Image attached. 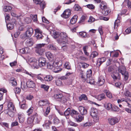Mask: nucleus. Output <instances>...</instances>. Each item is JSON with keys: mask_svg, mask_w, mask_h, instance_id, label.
Segmentation results:
<instances>
[{"mask_svg": "<svg viewBox=\"0 0 131 131\" xmlns=\"http://www.w3.org/2000/svg\"><path fill=\"white\" fill-rule=\"evenodd\" d=\"M51 32L52 34V36L54 38H56L59 37L57 41L59 43H60L62 46V49H64V48H66L65 46L66 42H69L70 40V38L68 37L66 33L62 32L60 34L56 30L52 31Z\"/></svg>", "mask_w": 131, "mask_h": 131, "instance_id": "nucleus-1", "label": "nucleus"}, {"mask_svg": "<svg viewBox=\"0 0 131 131\" xmlns=\"http://www.w3.org/2000/svg\"><path fill=\"white\" fill-rule=\"evenodd\" d=\"M50 103L48 100H40L38 102V104L40 106H47L46 110L45 112L44 111V115L46 116H47L50 110V107L49 106Z\"/></svg>", "mask_w": 131, "mask_h": 131, "instance_id": "nucleus-2", "label": "nucleus"}, {"mask_svg": "<svg viewBox=\"0 0 131 131\" xmlns=\"http://www.w3.org/2000/svg\"><path fill=\"white\" fill-rule=\"evenodd\" d=\"M90 114L93 118V121L95 122L99 121V114L97 110L94 108H92L90 111Z\"/></svg>", "mask_w": 131, "mask_h": 131, "instance_id": "nucleus-3", "label": "nucleus"}, {"mask_svg": "<svg viewBox=\"0 0 131 131\" xmlns=\"http://www.w3.org/2000/svg\"><path fill=\"white\" fill-rule=\"evenodd\" d=\"M45 45V43L37 44L36 47V52L40 55H42L45 51L44 46Z\"/></svg>", "mask_w": 131, "mask_h": 131, "instance_id": "nucleus-4", "label": "nucleus"}, {"mask_svg": "<svg viewBox=\"0 0 131 131\" xmlns=\"http://www.w3.org/2000/svg\"><path fill=\"white\" fill-rule=\"evenodd\" d=\"M28 63L33 69L38 68L37 60L34 58H30L28 60Z\"/></svg>", "mask_w": 131, "mask_h": 131, "instance_id": "nucleus-5", "label": "nucleus"}, {"mask_svg": "<svg viewBox=\"0 0 131 131\" xmlns=\"http://www.w3.org/2000/svg\"><path fill=\"white\" fill-rule=\"evenodd\" d=\"M118 71L123 75H124V78L125 81L127 80L128 78V74L127 72H126L125 68L123 66L119 67L118 69Z\"/></svg>", "mask_w": 131, "mask_h": 131, "instance_id": "nucleus-6", "label": "nucleus"}, {"mask_svg": "<svg viewBox=\"0 0 131 131\" xmlns=\"http://www.w3.org/2000/svg\"><path fill=\"white\" fill-rule=\"evenodd\" d=\"M38 66L40 67H44L47 64L46 62V59L45 58L43 57L40 58L38 60Z\"/></svg>", "mask_w": 131, "mask_h": 131, "instance_id": "nucleus-7", "label": "nucleus"}, {"mask_svg": "<svg viewBox=\"0 0 131 131\" xmlns=\"http://www.w3.org/2000/svg\"><path fill=\"white\" fill-rule=\"evenodd\" d=\"M35 36L38 39H42L43 36L42 35L41 31L39 28H37L35 30Z\"/></svg>", "mask_w": 131, "mask_h": 131, "instance_id": "nucleus-8", "label": "nucleus"}, {"mask_svg": "<svg viewBox=\"0 0 131 131\" xmlns=\"http://www.w3.org/2000/svg\"><path fill=\"white\" fill-rule=\"evenodd\" d=\"M33 31V29L30 28L26 31V33L22 35V37L23 39L26 38V37H29L31 36Z\"/></svg>", "mask_w": 131, "mask_h": 131, "instance_id": "nucleus-9", "label": "nucleus"}, {"mask_svg": "<svg viewBox=\"0 0 131 131\" xmlns=\"http://www.w3.org/2000/svg\"><path fill=\"white\" fill-rule=\"evenodd\" d=\"M32 116L34 119V121L35 124H39L42 119V117L39 115L37 113H35L32 115Z\"/></svg>", "mask_w": 131, "mask_h": 131, "instance_id": "nucleus-10", "label": "nucleus"}, {"mask_svg": "<svg viewBox=\"0 0 131 131\" xmlns=\"http://www.w3.org/2000/svg\"><path fill=\"white\" fill-rule=\"evenodd\" d=\"M108 121L109 124L112 125H114L119 121V119L116 117L109 118L108 119Z\"/></svg>", "mask_w": 131, "mask_h": 131, "instance_id": "nucleus-11", "label": "nucleus"}, {"mask_svg": "<svg viewBox=\"0 0 131 131\" xmlns=\"http://www.w3.org/2000/svg\"><path fill=\"white\" fill-rule=\"evenodd\" d=\"M59 63H61V62L60 61L57 62L50 61L47 63V68L48 69H52L56 66V64L57 66H59L58 64Z\"/></svg>", "mask_w": 131, "mask_h": 131, "instance_id": "nucleus-12", "label": "nucleus"}, {"mask_svg": "<svg viewBox=\"0 0 131 131\" xmlns=\"http://www.w3.org/2000/svg\"><path fill=\"white\" fill-rule=\"evenodd\" d=\"M71 14V10L70 9H66L64 12L61 16L64 18H68Z\"/></svg>", "mask_w": 131, "mask_h": 131, "instance_id": "nucleus-13", "label": "nucleus"}, {"mask_svg": "<svg viewBox=\"0 0 131 131\" xmlns=\"http://www.w3.org/2000/svg\"><path fill=\"white\" fill-rule=\"evenodd\" d=\"M34 2L36 4H39L42 9H43L45 7L46 3L45 2L42 1L41 2L40 0H33Z\"/></svg>", "mask_w": 131, "mask_h": 131, "instance_id": "nucleus-14", "label": "nucleus"}, {"mask_svg": "<svg viewBox=\"0 0 131 131\" xmlns=\"http://www.w3.org/2000/svg\"><path fill=\"white\" fill-rule=\"evenodd\" d=\"M78 109L80 113L82 115H85L87 113L86 109L83 106H79Z\"/></svg>", "mask_w": 131, "mask_h": 131, "instance_id": "nucleus-15", "label": "nucleus"}, {"mask_svg": "<svg viewBox=\"0 0 131 131\" xmlns=\"http://www.w3.org/2000/svg\"><path fill=\"white\" fill-rule=\"evenodd\" d=\"M105 81V79L104 77L102 75H101L98 78L97 83L99 86H101L104 84Z\"/></svg>", "mask_w": 131, "mask_h": 131, "instance_id": "nucleus-16", "label": "nucleus"}, {"mask_svg": "<svg viewBox=\"0 0 131 131\" xmlns=\"http://www.w3.org/2000/svg\"><path fill=\"white\" fill-rule=\"evenodd\" d=\"M28 87L29 88H34L35 86V83L31 79H29L27 82Z\"/></svg>", "mask_w": 131, "mask_h": 131, "instance_id": "nucleus-17", "label": "nucleus"}, {"mask_svg": "<svg viewBox=\"0 0 131 131\" xmlns=\"http://www.w3.org/2000/svg\"><path fill=\"white\" fill-rule=\"evenodd\" d=\"M25 43L27 46H32L34 44V40L33 39L30 38L26 39L25 40Z\"/></svg>", "mask_w": 131, "mask_h": 131, "instance_id": "nucleus-18", "label": "nucleus"}, {"mask_svg": "<svg viewBox=\"0 0 131 131\" xmlns=\"http://www.w3.org/2000/svg\"><path fill=\"white\" fill-rule=\"evenodd\" d=\"M19 122L20 123H23L25 121V116L23 114L19 113L18 114Z\"/></svg>", "mask_w": 131, "mask_h": 131, "instance_id": "nucleus-19", "label": "nucleus"}, {"mask_svg": "<svg viewBox=\"0 0 131 131\" xmlns=\"http://www.w3.org/2000/svg\"><path fill=\"white\" fill-rule=\"evenodd\" d=\"M63 95L60 92L55 93L54 95V98L57 101H59L61 100L60 98L62 97Z\"/></svg>", "mask_w": 131, "mask_h": 131, "instance_id": "nucleus-20", "label": "nucleus"}, {"mask_svg": "<svg viewBox=\"0 0 131 131\" xmlns=\"http://www.w3.org/2000/svg\"><path fill=\"white\" fill-rule=\"evenodd\" d=\"M46 55L49 60H52L54 59V56L52 53L50 51H48L46 53Z\"/></svg>", "mask_w": 131, "mask_h": 131, "instance_id": "nucleus-21", "label": "nucleus"}, {"mask_svg": "<svg viewBox=\"0 0 131 131\" xmlns=\"http://www.w3.org/2000/svg\"><path fill=\"white\" fill-rule=\"evenodd\" d=\"M10 83L13 86H16L17 85V82L16 79L13 77H11L9 80Z\"/></svg>", "mask_w": 131, "mask_h": 131, "instance_id": "nucleus-22", "label": "nucleus"}, {"mask_svg": "<svg viewBox=\"0 0 131 131\" xmlns=\"http://www.w3.org/2000/svg\"><path fill=\"white\" fill-rule=\"evenodd\" d=\"M79 77L81 80L83 82H85L86 80V77L84 75L83 71H81L79 74Z\"/></svg>", "mask_w": 131, "mask_h": 131, "instance_id": "nucleus-23", "label": "nucleus"}, {"mask_svg": "<svg viewBox=\"0 0 131 131\" xmlns=\"http://www.w3.org/2000/svg\"><path fill=\"white\" fill-rule=\"evenodd\" d=\"M106 60V58L105 57H102L98 59L97 61V64L99 66Z\"/></svg>", "mask_w": 131, "mask_h": 131, "instance_id": "nucleus-24", "label": "nucleus"}, {"mask_svg": "<svg viewBox=\"0 0 131 131\" xmlns=\"http://www.w3.org/2000/svg\"><path fill=\"white\" fill-rule=\"evenodd\" d=\"M111 12V10L108 7L102 11V13L105 16L108 15Z\"/></svg>", "mask_w": 131, "mask_h": 131, "instance_id": "nucleus-25", "label": "nucleus"}, {"mask_svg": "<svg viewBox=\"0 0 131 131\" xmlns=\"http://www.w3.org/2000/svg\"><path fill=\"white\" fill-rule=\"evenodd\" d=\"M29 51V49L28 47H25L20 50V52L22 53H27Z\"/></svg>", "mask_w": 131, "mask_h": 131, "instance_id": "nucleus-26", "label": "nucleus"}, {"mask_svg": "<svg viewBox=\"0 0 131 131\" xmlns=\"http://www.w3.org/2000/svg\"><path fill=\"white\" fill-rule=\"evenodd\" d=\"M87 18V17L86 16L83 15L81 17L80 20L79 22V23L81 24H84L85 23V20Z\"/></svg>", "mask_w": 131, "mask_h": 131, "instance_id": "nucleus-27", "label": "nucleus"}, {"mask_svg": "<svg viewBox=\"0 0 131 131\" xmlns=\"http://www.w3.org/2000/svg\"><path fill=\"white\" fill-rule=\"evenodd\" d=\"M12 8V7L8 6H4L3 7V11L5 12L10 11Z\"/></svg>", "mask_w": 131, "mask_h": 131, "instance_id": "nucleus-28", "label": "nucleus"}, {"mask_svg": "<svg viewBox=\"0 0 131 131\" xmlns=\"http://www.w3.org/2000/svg\"><path fill=\"white\" fill-rule=\"evenodd\" d=\"M78 16L77 15H74L71 19L70 23L72 24H75L77 20Z\"/></svg>", "mask_w": 131, "mask_h": 131, "instance_id": "nucleus-29", "label": "nucleus"}, {"mask_svg": "<svg viewBox=\"0 0 131 131\" xmlns=\"http://www.w3.org/2000/svg\"><path fill=\"white\" fill-rule=\"evenodd\" d=\"M8 107L9 110L14 111L15 109L14 105L12 102H9L8 103Z\"/></svg>", "mask_w": 131, "mask_h": 131, "instance_id": "nucleus-30", "label": "nucleus"}, {"mask_svg": "<svg viewBox=\"0 0 131 131\" xmlns=\"http://www.w3.org/2000/svg\"><path fill=\"white\" fill-rule=\"evenodd\" d=\"M59 63L58 65L59 66H57V65H56V66L54 68V69H53V71L56 73H58L62 69L59 68V67H60V66L62 65V64H60L59 65Z\"/></svg>", "mask_w": 131, "mask_h": 131, "instance_id": "nucleus-31", "label": "nucleus"}, {"mask_svg": "<svg viewBox=\"0 0 131 131\" xmlns=\"http://www.w3.org/2000/svg\"><path fill=\"white\" fill-rule=\"evenodd\" d=\"M44 80L45 81H50L53 79V77L52 75H46V76L44 78Z\"/></svg>", "mask_w": 131, "mask_h": 131, "instance_id": "nucleus-32", "label": "nucleus"}, {"mask_svg": "<svg viewBox=\"0 0 131 131\" xmlns=\"http://www.w3.org/2000/svg\"><path fill=\"white\" fill-rule=\"evenodd\" d=\"M25 73L26 74L30 75L32 78V79H36L37 77V75L33 74L30 72H29L27 71H25Z\"/></svg>", "mask_w": 131, "mask_h": 131, "instance_id": "nucleus-33", "label": "nucleus"}, {"mask_svg": "<svg viewBox=\"0 0 131 131\" xmlns=\"http://www.w3.org/2000/svg\"><path fill=\"white\" fill-rule=\"evenodd\" d=\"M79 99L80 101H81L82 100H88V98L86 95L84 94H83L80 95L79 97Z\"/></svg>", "mask_w": 131, "mask_h": 131, "instance_id": "nucleus-34", "label": "nucleus"}, {"mask_svg": "<svg viewBox=\"0 0 131 131\" xmlns=\"http://www.w3.org/2000/svg\"><path fill=\"white\" fill-rule=\"evenodd\" d=\"M104 92L106 93V95L107 97L110 99L112 98V94L108 90H104Z\"/></svg>", "mask_w": 131, "mask_h": 131, "instance_id": "nucleus-35", "label": "nucleus"}, {"mask_svg": "<svg viewBox=\"0 0 131 131\" xmlns=\"http://www.w3.org/2000/svg\"><path fill=\"white\" fill-rule=\"evenodd\" d=\"M112 78L115 80H119L120 78V76L118 73L113 74L112 75Z\"/></svg>", "mask_w": 131, "mask_h": 131, "instance_id": "nucleus-36", "label": "nucleus"}, {"mask_svg": "<svg viewBox=\"0 0 131 131\" xmlns=\"http://www.w3.org/2000/svg\"><path fill=\"white\" fill-rule=\"evenodd\" d=\"M79 114L78 112L74 110H72L70 113V115L73 117H75L76 116Z\"/></svg>", "mask_w": 131, "mask_h": 131, "instance_id": "nucleus-37", "label": "nucleus"}, {"mask_svg": "<svg viewBox=\"0 0 131 131\" xmlns=\"http://www.w3.org/2000/svg\"><path fill=\"white\" fill-rule=\"evenodd\" d=\"M48 48L51 50H57V48L56 46L53 44H50L48 46Z\"/></svg>", "mask_w": 131, "mask_h": 131, "instance_id": "nucleus-38", "label": "nucleus"}, {"mask_svg": "<svg viewBox=\"0 0 131 131\" xmlns=\"http://www.w3.org/2000/svg\"><path fill=\"white\" fill-rule=\"evenodd\" d=\"M76 120L78 122H80L83 119L84 117L80 115H78V116H76Z\"/></svg>", "mask_w": 131, "mask_h": 131, "instance_id": "nucleus-39", "label": "nucleus"}, {"mask_svg": "<svg viewBox=\"0 0 131 131\" xmlns=\"http://www.w3.org/2000/svg\"><path fill=\"white\" fill-rule=\"evenodd\" d=\"M105 108L108 110L112 109V105L111 103H106L104 105Z\"/></svg>", "mask_w": 131, "mask_h": 131, "instance_id": "nucleus-40", "label": "nucleus"}, {"mask_svg": "<svg viewBox=\"0 0 131 131\" xmlns=\"http://www.w3.org/2000/svg\"><path fill=\"white\" fill-rule=\"evenodd\" d=\"M34 118H33L32 115L31 116L28 117L27 120V123L29 124H31L34 122Z\"/></svg>", "mask_w": 131, "mask_h": 131, "instance_id": "nucleus-41", "label": "nucleus"}, {"mask_svg": "<svg viewBox=\"0 0 131 131\" xmlns=\"http://www.w3.org/2000/svg\"><path fill=\"white\" fill-rule=\"evenodd\" d=\"M120 22V20L117 19L115 20L114 23V28L115 29L117 28L118 26L119 25Z\"/></svg>", "mask_w": 131, "mask_h": 131, "instance_id": "nucleus-42", "label": "nucleus"}, {"mask_svg": "<svg viewBox=\"0 0 131 131\" xmlns=\"http://www.w3.org/2000/svg\"><path fill=\"white\" fill-rule=\"evenodd\" d=\"M105 98V96L104 94H102L97 96V99L99 101H101Z\"/></svg>", "mask_w": 131, "mask_h": 131, "instance_id": "nucleus-43", "label": "nucleus"}, {"mask_svg": "<svg viewBox=\"0 0 131 131\" xmlns=\"http://www.w3.org/2000/svg\"><path fill=\"white\" fill-rule=\"evenodd\" d=\"M28 87L27 82L26 83L24 82H22L21 83V88L23 89H26Z\"/></svg>", "mask_w": 131, "mask_h": 131, "instance_id": "nucleus-44", "label": "nucleus"}, {"mask_svg": "<svg viewBox=\"0 0 131 131\" xmlns=\"http://www.w3.org/2000/svg\"><path fill=\"white\" fill-rule=\"evenodd\" d=\"M92 75V71L91 69L88 70L86 73V78H88L91 77Z\"/></svg>", "mask_w": 131, "mask_h": 131, "instance_id": "nucleus-45", "label": "nucleus"}, {"mask_svg": "<svg viewBox=\"0 0 131 131\" xmlns=\"http://www.w3.org/2000/svg\"><path fill=\"white\" fill-rule=\"evenodd\" d=\"M74 9L77 11H81L82 9L80 6L77 4H75L74 6Z\"/></svg>", "mask_w": 131, "mask_h": 131, "instance_id": "nucleus-46", "label": "nucleus"}, {"mask_svg": "<svg viewBox=\"0 0 131 131\" xmlns=\"http://www.w3.org/2000/svg\"><path fill=\"white\" fill-rule=\"evenodd\" d=\"M40 87L46 91H47L49 89V86L45 84H42L41 85Z\"/></svg>", "mask_w": 131, "mask_h": 131, "instance_id": "nucleus-47", "label": "nucleus"}, {"mask_svg": "<svg viewBox=\"0 0 131 131\" xmlns=\"http://www.w3.org/2000/svg\"><path fill=\"white\" fill-rule=\"evenodd\" d=\"M68 123L69 125L71 126L76 127L78 126V125L77 124L72 122L70 119L68 120Z\"/></svg>", "mask_w": 131, "mask_h": 131, "instance_id": "nucleus-48", "label": "nucleus"}, {"mask_svg": "<svg viewBox=\"0 0 131 131\" xmlns=\"http://www.w3.org/2000/svg\"><path fill=\"white\" fill-rule=\"evenodd\" d=\"M115 85L116 87L120 88L123 87L122 83L120 82L116 83L115 84Z\"/></svg>", "mask_w": 131, "mask_h": 131, "instance_id": "nucleus-49", "label": "nucleus"}, {"mask_svg": "<svg viewBox=\"0 0 131 131\" xmlns=\"http://www.w3.org/2000/svg\"><path fill=\"white\" fill-rule=\"evenodd\" d=\"M14 91L16 94H19L21 92V89L19 87H16L14 89Z\"/></svg>", "mask_w": 131, "mask_h": 131, "instance_id": "nucleus-50", "label": "nucleus"}, {"mask_svg": "<svg viewBox=\"0 0 131 131\" xmlns=\"http://www.w3.org/2000/svg\"><path fill=\"white\" fill-rule=\"evenodd\" d=\"M33 107H31L30 108H29L27 112V115H29L31 114L33 112Z\"/></svg>", "mask_w": 131, "mask_h": 131, "instance_id": "nucleus-51", "label": "nucleus"}, {"mask_svg": "<svg viewBox=\"0 0 131 131\" xmlns=\"http://www.w3.org/2000/svg\"><path fill=\"white\" fill-rule=\"evenodd\" d=\"M80 35L82 37L84 38L86 37V34L85 32L82 31L79 32Z\"/></svg>", "mask_w": 131, "mask_h": 131, "instance_id": "nucleus-52", "label": "nucleus"}, {"mask_svg": "<svg viewBox=\"0 0 131 131\" xmlns=\"http://www.w3.org/2000/svg\"><path fill=\"white\" fill-rule=\"evenodd\" d=\"M87 48L88 47L86 46H85L83 48V50L84 51L85 54L87 56H88L89 55V53L86 51Z\"/></svg>", "mask_w": 131, "mask_h": 131, "instance_id": "nucleus-53", "label": "nucleus"}, {"mask_svg": "<svg viewBox=\"0 0 131 131\" xmlns=\"http://www.w3.org/2000/svg\"><path fill=\"white\" fill-rule=\"evenodd\" d=\"M70 108H68L66 111L64 113V115L65 116L69 115L70 113Z\"/></svg>", "mask_w": 131, "mask_h": 131, "instance_id": "nucleus-54", "label": "nucleus"}, {"mask_svg": "<svg viewBox=\"0 0 131 131\" xmlns=\"http://www.w3.org/2000/svg\"><path fill=\"white\" fill-rule=\"evenodd\" d=\"M7 27L8 29L9 30H11L13 28L14 26L13 24L9 23L7 25Z\"/></svg>", "mask_w": 131, "mask_h": 131, "instance_id": "nucleus-55", "label": "nucleus"}, {"mask_svg": "<svg viewBox=\"0 0 131 131\" xmlns=\"http://www.w3.org/2000/svg\"><path fill=\"white\" fill-rule=\"evenodd\" d=\"M65 67L67 69H70L71 68L70 63L68 62H66L64 65Z\"/></svg>", "mask_w": 131, "mask_h": 131, "instance_id": "nucleus-56", "label": "nucleus"}, {"mask_svg": "<svg viewBox=\"0 0 131 131\" xmlns=\"http://www.w3.org/2000/svg\"><path fill=\"white\" fill-rule=\"evenodd\" d=\"M60 99L61 100H59V101H60L62 103H64L67 101V99H66L65 97L64 96H63V95H62V97L60 98Z\"/></svg>", "mask_w": 131, "mask_h": 131, "instance_id": "nucleus-57", "label": "nucleus"}, {"mask_svg": "<svg viewBox=\"0 0 131 131\" xmlns=\"http://www.w3.org/2000/svg\"><path fill=\"white\" fill-rule=\"evenodd\" d=\"M124 94L126 96L131 97V93L128 90L124 92Z\"/></svg>", "mask_w": 131, "mask_h": 131, "instance_id": "nucleus-58", "label": "nucleus"}, {"mask_svg": "<svg viewBox=\"0 0 131 131\" xmlns=\"http://www.w3.org/2000/svg\"><path fill=\"white\" fill-rule=\"evenodd\" d=\"M86 7L90 9H94L95 6L92 4H89L86 5Z\"/></svg>", "mask_w": 131, "mask_h": 131, "instance_id": "nucleus-59", "label": "nucleus"}, {"mask_svg": "<svg viewBox=\"0 0 131 131\" xmlns=\"http://www.w3.org/2000/svg\"><path fill=\"white\" fill-rule=\"evenodd\" d=\"M112 109L113 111H119V108L116 106L114 105L113 106H112Z\"/></svg>", "mask_w": 131, "mask_h": 131, "instance_id": "nucleus-60", "label": "nucleus"}, {"mask_svg": "<svg viewBox=\"0 0 131 131\" xmlns=\"http://www.w3.org/2000/svg\"><path fill=\"white\" fill-rule=\"evenodd\" d=\"M56 85L58 86L61 85L62 83L61 81L59 79L56 80Z\"/></svg>", "mask_w": 131, "mask_h": 131, "instance_id": "nucleus-61", "label": "nucleus"}, {"mask_svg": "<svg viewBox=\"0 0 131 131\" xmlns=\"http://www.w3.org/2000/svg\"><path fill=\"white\" fill-rule=\"evenodd\" d=\"M31 17L32 18V20L34 21H37V15H32L31 16Z\"/></svg>", "mask_w": 131, "mask_h": 131, "instance_id": "nucleus-62", "label": "nucleus"}, {"mask_svg": "<svg viewBox=\"0 0 131 131\" xmlns=\"http://www.w3.org/2000/svg\"><path fill=\"white\" fill-rule=\"evenodd\" d=\"M80 63L82 65V67L84 68H87L89 66L88 64L86 63L81 62Z\"/></svg>", "mask_w": 131, "mask_h": 131, "instance_id": "nucleus-63", "label": "nucleus"}, {"mask_svg": "<svg viewBox=\"0 0 131 131\" xmlns=\"http://www.w3.org/2000/svg\"><path fill=\"white\" fill-rule=\"evenodd\" d=\"M24 20L25 22L27 24H29L31 23V19L30 18L27 17Z\"/></svg>", "mask_w": 131, "mask_h": 131, "instance_id": "nucleus-64", "label": "nucleus"}]
</instances>
